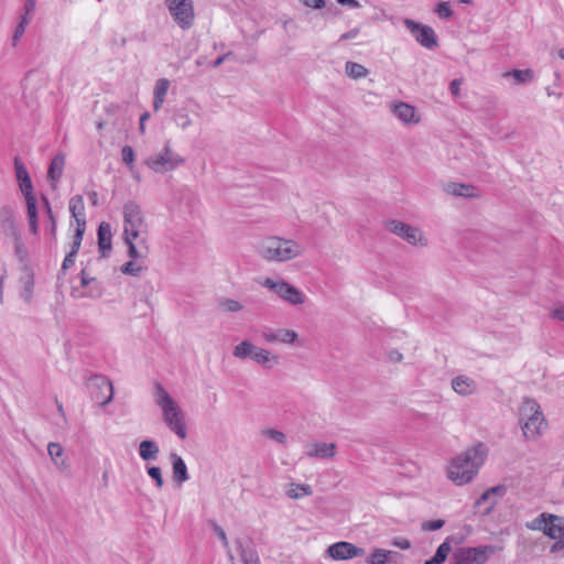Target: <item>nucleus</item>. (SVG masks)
<instances>
[{"label": "nucleus", "mask_w": 564, "mask_h": 564, "mask_svg": "<svg viewBox=\"0 0 564 564\" xmlns=\"http://www.w3.org/2000/svg\"><path fill=\"white\" fill-rule=\"evenodd\" d=\"M358 34H359L358 28L351 29L348 32L343 33L339 37V41L352 40V39L357 37Z\"/></svg>", "instance_id": "obj_59"}, {"label": "nucleus", "mask_w": 564, "mask_h": 564, "mask_svg": "<svg viewBox=\"0 0 564 564\" xmlns=\"http://www.w3.org/2000/svg\"><path fill=\"white\" fill-rule=\"evenodd\" d=\"M122 161L126 164H131L134 160V151L130 145H124L121 150Z\"/></svg>", "instance_id": "obj_50"}, {"label": "nucleus", "mask_w": 564, "mask_h": 564, "mask_svg": "<svg viewBox=\"0 0 564 564\" xmlns=\"http://www.w3.org/2000/svg\"><path fill=\"white\" fill-rule=\"evenodd\" d=\"M345 72L352 79L365 78L368 75V69L364 65L350 61L345 64Z\"/></svg>", "instance_id": "obj_33"}, {"label": "nucleus", "mask_w": 564, "mask_h": 564, "mask_svg": "<svg viewBox=\"0 0 564 564\" xmlns=\"http://www.w3.org/2000/svg\"><path fill=\"white\" fill-rule=\"evenodd\" d=\"M435 12L441 19H449L453 15L449 2H441L437 4Z\"/></svg>", "instance_id": "obj_47"}, {"label": "nucleus", "mask_w": 564, "mask_h": 564, "mask_svg": "<svg viewBox=\"0 0 564 564\" xmlns=\"http://www.w3.org/2000/svg\"><path fill=\"white\" fill-rule=\"evenodd\" d=\"M0 227L7 237L17 238L20 234L14 217V212L10 206H2L0 208Z\"/></svg>", "instance_id": "obj_16"}, {"label": "nucleus", "mask_w": 564, "mask_h": 564, "mask_svg": "<svg viewBox=\"0 0 564 564\" xmlns=\"http://www.w3.org/2000/svg\"><path fill=\"white\" fill-rule=\"evenodd\" d=\"M444 524H445V521L442 519L429 520L422 524V529L424 531H436V530L442 529L444 527Z\"/></svg>", "instance_id": "obj_49"}, {"label": "nucleus", "mask_w": 564, "mask_h": 564, "mask_svg": "<svg viewBox=\"0 0 564 564\" xmlns=\"http://www.w3.org/2000/svg\"><path fill=\"white\" fill-rule=\"evenodd\" d=\"M304 6L313 9H322L325 6V0H302Z\"/></svg>", "instance_id": "obj_58"}, {"label": "nucleus", "mask_w": 564, "mask_h": 564, "mask_svg": "<svg viewBox=\"0 0 564 564\" xmlns=\"http://www.w3.org/2000/svg\"><path fill=\"white\" fill-rule=\"evenodd\" d=\"M403 23L423 47L432 50L437 46V36L431 26L411 19H404Z\"/></svg>", "instance_id": "obj_12"}, {"label": "nucleus", "mask_w": 564, "mask_h": 564, "mask_svg": "<svg viewBox=\"0 0 564 564\" xmlns=\"http://www.w3.org/2000/svg\"><path fill=\"white\" fill-rule=\"evenodd\" d=\"M85 229H86V220H78V225H77V228H76L74 237H73V245H72L70 251L78 253V250L82 246Z\"/></svg>", "instance_id": "obj_35"}, {"label": "nucleus", "mask_w": 564, "mask_h": 564, "mask_svg": "<svg viewBox=\"0 0 564 564\" xmlns=\"http://www.w3.org/2000/svg\"><path fill=\"white\" fill-rule=\"evenodd\" d=\"M549 514L546 512L541 513L539 517L533 519L531 522L527 523V528L534 531H542L544 533V530L546 528V524L549 522Z\"/></svg>", "instance_id": "obj_38"}, {"label": "nucleus", "mask_w": 564, "mask_h": 564, "mask_svg": "<svg viewBox=\"0 0 564 564\" xmlns=\"http://www.w3.org/2000/svg\"><path fill=\"white\" fill-rule=\"evenodd\" d=\"M87 388L91 399L98 402L101 406L107 405L113 399V386L106 376L91 375L87 379Z\"/></svg>", "instance_id": "obj_9"}, {"label": "nucleus", "mask_w": 564, "mask_h": 564, "mask_svg": "<svg viewBox=\"0 0 564 564\" xmlns=\"http://www.w3.org/2000/svg\"><path fill=\"white\" fill-rule=\"evenodd\" d=\"M386 564H404V556L397 551L386 550Z\"/></svg>", "instance_id": "obj_46"}, {"label": "nucleus", "mask_w": 564, "mask_h": 564, "mask_svg": "<svg viewBox=\"0 0 564 564\" xmlns=\"http://www.w3.org/2000/svg\"><path fill=\"white\" fill-rule=\"evenodd\" d=\"M562 532H564V517L549 514V522L544 530V534L554 540L562 538L564 535Z\"/></svg>", "instance_id": "obj_24"}, {"label": "nucleus", "mask_w": 564, "mask_h": 564, "mask_svg": "<svg viewBox=\"0 0 564 564\" xmlns=\"http://www.w3.org/2000/svg\"><path fill=\"white\" fill-rule=\"evenodd\" d=\"M453 390L460 395H470L477 390V383L467 376H457L452 380Z\"/></svg>", "instance_id": "obj_21"}, {"label": "nucleus", "mask_w": 564, "mask_h": 564, "mask_svg": "<svg viewBox=\"0 0 564 564\" xmlns=\"http://www.w3.org/2000/svg\"><path fill=\"white\" fill-rule=\"evenodd\" d=\"M487 491L490 494L491 497H498V498H501L505 496L506 491H507V488L506 486L503 485H498V486H495V487H491L489 489H487Z\"/></svg>", "instance_id": "obj_53"}, {"label": "nucleus", "mask_w": 564, "mask_h": 564, "mask_svg": "<svg viewBox=\"0 0 564 564\" xmlns=\"http://www.w3.org/2000/svg\"><path fill=\"white\" fill-rule=\"evenodd\" d=\"M142 271V267L138 264L135 261H128L121 267V272L123 274H129L132 276H138Z\"/></svg>", "instance_id": "obj_42"}, {"label": "nucleus", "mask_w": 564, "mask_h": 564, "mask_svg": "<svg viewBox=\"0 0 564 564\" xmlns=\"http://www.w3.org/2000/svg\"><path fill=\"white\" fill-rule=\"evenodd\" d=\"M14 170H15V176L19 182L20 189L25 197V202L29 203V199L35 198L33 195V185L31 177L28 173V170L23 162L20 160L19 156L14 158Z\"/></svg>", "instance_id": "obj_15"}, {"label": "nucleus", "mask_w": 564, "mask_h": 564, "mask_svg": "<svg viewBox=\"0 0 564 564\" xmlns=\"http://www.w3.org/2000/svg\"><path fill=\"white\" fill-rule=\"evenodd\" d=\"M564 534V532H562ZM555 542L551 545V553L560 552L564 549V535L562 538L554 539Z\"/></svg>", "instance_id": "obj_56"}, {"label": "nucleus", "mask_w": 564, "mask_h": 564, "mask_svg": "<svg viewBox=\"0 0 564 564\" xmlns=\"http://www.w3.org/2000/svg\"><path fill=\"white\" fill-rule=\"evenodd\" d=\"M263 435L279 444H284L286 441L285 434L274 429L264 430Z\"/></svg>", "instance_id": "obj_43"}, {"label": "nucleus", "mask_w": 564, "mask_h": 564, "mask_svg": "<svg viewBox=\"0 0 564 564\" xmlns=\"http://www.w3.org/2000/svg\"><path fill=\"white\" fill-rule=\"evenodd\" d=\"M551 317L564 322V305H560L552 310Z\"/></svg>", "instance_id": "obj_57"}, {"label": "nucleus", "mask_w": 564, "mask_h": 564, "mask_svg": "<svg viewBox=\"0 0 564 564\" xmlns=\"http://www.w3.org/2000/svg\"><path fill=\"white\" fill-rule=\"evenodd\" d=\"M312 492L310 485H292V488L286 491L288 496L292 499H299L302 496H311Z\"/></svg>", "instance_id": "obj_36"}, {"label": "nucleus", "mask_w": 564, "mask_h": 564, "mask_svg": "<svg viewBox=\"0 0 564 564\" xmlns=\"http://www.w3.org/2000/svg\"><path fill=\"white\" fill-rule=\"evenodd\" d=\"M343 6H349L350 8H359L360 4L357 0H337Z\"/></svg>", "instance_id": "obj_64"}, {"label": "nucleus", "mask_w": 564, "mask_h": 564, "mask_svg": "<svg viewBox=\"0 0 564 564\" xmlns=\"http://www.w3.org/2000/svg\"><path fill=\"white\" fill-rule=\"evenodd\" d=\"M170 459L172 463L174 481L177 485H182L183 482L187 481L189 479V475H188L187 466H186L184 459L176 453H172L170 455Z\"/></svg>", "instance_id": "obj_19"}, {"label": "nucleus", "mask_w": 564, "mask_h": 564, "mask_svg": "<svg viewBox=\"0 0 564 564\" xmlns=\"http://www.w3.org/2000/svg\"><path fill=\"white\" fill-rule=\"evenodd\" d=\"M462 79H453L449 84V91L453 96L457 97L460 91Z\"/></svg>", "instance_id": "obj_55"}, {"label": "nucleus", "mask_w": 564, "mask_h": 564, "mask_svg": "<svg viewBox=\"0 0 564 564\" xmlns=\"http://www.w3.org/2000/svg\"><path fill=\"white\" fill-rule=\"evenodd\" d=\"M185 160L175 153L169 145L165 144L162 152L150 156L145 163L147 165L156 173H164L175 170L178 165L183 164Z\"/></svg>", "instance_id": "obj_10"}, {"label": "nucleus", "mask_w": 564, "mask_h": 564, "mask_svg": "<svg viewBox=\"0 0 564 564\" xmlns=\"http://www.w3.org/2000/svg\"><path fill=\"white\" fill-rule=\"evenodd\" d=\"M232 355L238 359L250 358L265 369H272L279 364V356L272 355L268 349L257 347L249 340H242L234 347Z\"/></svg>", "instance_id": "obj_7"}, {"label": "nucleus", "mask_w": 564, "mask_h": 564, "mask_svg": "<svg viewBox=\"0 0 564 564\" xmlns=\"http://www.w3.org/2000/svg\"><path fill=\"white\" fill-rule=\"evenodd\" d=\"M262 285L273 291L280 299L291 305H301L305 302L304 293L282 279L273 280L267 278Z\"/></svg>", "instance_id": "obj_8"}, {"label": "nucleus", "mask_w": 564, "mask_h": 564, "mask_svg": "<svg viewBox=\"0 0 564 564\" xmlns=\"http://www.w3.org/2000/svg\"><path fill=\"white\" fill-rule=\"evenodd\" d=\"M76 256H77V253H75L73 251H69L65 256L64 261L62 263V272L63 273H65L70 267L74 265Z\"/></svg>", "instance_id": "obj_51"}, {"label": "nucleus", "mask_w": 564, "mask_h": 564, "mask_svg": "<svg viewBox=\"0 0 564 564\" xmlns=\"http://www.w3.org/2000/svg\"><path fill=\"white\" fill-rule=\"evenodd\" d=\"M307 457L327 459L336 455V444L326 442H314L306 446Z\"/></svg>", "instance_id": "obj_18"}, {"label": "nucleus", "mask_w": 564, "mask_h": 564, "mask_svg": "<svg viewBox=\"0 0 564 564\" xmlns=\"http://www.w3.org/2000/svg\"><path fill=\"white\" fill-rule=\"evenodd\" d=\"M65 165V158L63 154H56L48 166L47 178L52 182L53 188H56L57 182L62 177Z\"/></svg>", "instance_id": "obj_23"}, {"label": "nucleus", "mask_w": 564, "mask_h": 564, "mask_svg": "<svg viewBox=\"0 0 564 564\" xmlns=\"http://www.w3.org/2000/svg\"><path fill=\"white\" fill-rule=\"evenodd\" d=\"M98 248L102 257H107L111 250V227L108 223L102 221L97 230Z\"/></svg>", "instance_id": "obj_20"}, {"label": "nucleus", "mask_w": 564, "mask_h": 564, "mask_svg": "<svg viewBox=\"0 0 564 564\" xmlns=\"http://www.w3.org/2000/svg\"><path fill=\"white\" fill-rule=\"evenodd\" d=\"M391 543L393 546H397L401 550H408L411 547V542L408 539L401 536L394 538Z\"/></svg>", "instance_id": "obj_52"}, {"label": "nucleus", "mask_w": 564, "mask_h": 564, "mask_svg": "<svg viewBox=\"0 0 564 564\" xmlns=\"http://www.w3.org/2000/svg\"><path fill=\"white\" fill-rule=\"evenodd\" d=\"M144 218L139 204L129 200L123 205V238L128 256L134 260L148 257L149 247L144 235Z\"/></svg>", "instance_id": "obj_1"}, {"label": "nucleus", "mask_w": 564, "mask_h": 564, "mask_svg": "<svg viewBox=\"0 0 564 564\" xmlns=\"http://www.w3.org/2000/svg\"><path fill=\"white\" fill-rule=\"evenodd\" d=\"M147 473L154 480L156 488L161 489L164 484L161 468L159 466H147Z\"/></svg>", "instance_id": "obj_39"}, {"label": "nucleus", "mask_w": 564, "mask_h": 564, "mask_svg": "<svg viewBox=\"0 0 564 564\" xmlns=\"http://www.w3.org/2000/svg\"><path fill=\"white\" fill-rule=\"evenodd\" d=\"M451 550H452V547H451V543H449V538H447L437 547L434 556L431 560L425 561L424 564H443L446 561Z\"/></svg>", "instance_id": "obj_32"}, {"label": "nucleus", "mask_w": 564, "mask_h": 564, "mask_svg": "<svg viewBox=\"0 0 564 564\" xmlns=\"http://www.w3.org/2000/svg\"><path fill=\"white\" fill-rule=\"evenodd\" d=\"M69 212L72 214V217L75 218L77 225L78 220H86L85 205L82 195H75L69 199Z\"/></svg>", "instance_id": "obj_30"}, {"label": "nucleus", "mask_w": 564, "mask_h": 564, "mask_svg": "<svg viewBox=\"0 0 564 564\" xmlns=\"http://www.w3.org/2000/svg\"><path fill=\"white\" fill-rule=\"evenodd\" d=\"M486 502H489V506L487 507L486 512H485L486 514H488L494 509V507L497 505V499L491 497L487 490L485 492H482V495L476 501V505L480 506Z\"/></svg>", "instance_id": "obj_45"}, {"label": "nucleus", "mask_w": 564, "mask_h": 564, "mask_svg": "<svg viewBox=\"0 0 564 564\" xmlns=\"http://www.w3.org/2000/svg\"><path fill=\"white\" fill-rule=\"evenodd\" d=\"M326 554L335 561H345L362 556L365 550L350 542L340 541L329 545L326 550Z\"/></svg>", "instance_id": "obj_13"}, {"label": "nucleus", "mask_w": 564, "mask_h": 564, "mask_svg": "<svg viewBox=\"0 0 564 564\" xmlns=\"http://www.w3.org/2000/svg\"><path fill=\"white\" fill-rule=\"evenodd\" d=\"M14 240V252H15V256L19 258L20 261H25L26 258H28V251H26V248L24 246V243L22 242L21 240V236L20 234H18L17 238H12Z\"/></svg>", "instance_id": "obj_41"}, {"label": "nucleus", "mask_w": 564, "mask_h": 564, "mask_svg": "<svg viewBox=\"0 0 564 564\" xmlns=\"http://www.w3.org/2000/svg\"><path fill=\"white\" fill-rule=\"evenodd\" d=\"M519 423L523 436L529 441H536L547 429L540 404L530 398L523 399L519 408Z\"/></svg>", "instance_id": "obj_3"}, {"label": "nucleus", "mask_w": 564, "mask_h": 564, "mask_svg": "<svg viewBox=\"0 0 564 564\" xmlns=\"http://www.w3.org/2000/svg\"><path fill=\"white\" fill-rule=\"evenodd\" d=\"M485 457L486 447L482 444L467 448L451 462L447 470L448 478L459 486L468 484L478 474Z\"/></svg>", "instance_id": "obj_2"}, {"label": "nucleus", "mask_w": 564, "mask_h": 564, "mask_svg": "<svg viewBox=\"0 0 564 564\" xmlns=\"http://www.w3.org/2000/svg\"><path fill=\"white\" fill-rule=\"evenodd\" d=\"M159 453L160 448L152 440H144L139 444V455L144 462L156 460Z\"/></svg>", "instance_id": "obj_27"}, {"label": "nucleus", "mask_w": 564, "mask_h": 564, "mask_svg": "<svg viewBox=\"0 0 564 564\" xmlns=\"http://www.w3.org/2000/svg\"><path fill=\"white\" fill-rule=\"evenodd\" d=\"M47 453L54 464L62 470L68 467V464L63 457L64 451L59 443L51 442L47 445Z\"/></svg>", "instance_id": "obj_29"}, {"label": "nucleus", "mask_w": 564, "mask_h": 564, "mask_svg": "<svg viewBox=\"0 0 564 564\" xmlns=\"http://www.w3.org/2000/svg\"><path fill=\"white\" fill-rule=\"evenodd\" d=\"M24 32H25V28H23L22 25L18 24L15 30H14L13 37H12L13 45L17 44V42L20 40V37L23 35Z\"/></svg>", "instance_id": "obj_61"}, {"label": "nucleus", "mask_w": 564, "mask_h": 564, "mask_svg": "<svg viewBox=\"0 0 564 564\" xmlns=\"http://www.w3.org/2000/svg\"><path fill=\"white\" fill-rule=\"evenodd\" d=\"M174 121L182 130H186L192 124L189 116L184 111H178L175 113Z\"/></svg>", "instance_id": "obj_44"}, {"label": "nucleus", "mask_w": 564, "mask_h": 564, "mask_svg": "<svg viewBox=\"0 0 564 564\" xmlns=\"http://www.w3.org/2000/svg\"><path fill=\"white\" fill-rule=\"evenodd\" d=\"M170 80L166 78H160L156 80L153 89V109L155 111L162 107L170 88Z\"/></svg>", "instance_id": "obj_25"}, {"label": "nucleus", "mask_w": 564, "mask_h": 564, "mask_svg": "<svg viewBox=\"0 0 564 564\" xmlns=\"http://www.w3.org/2000/svg\"><path fill=\"white\" fill-rule=\"evenodd\" d=\"M36 0H25L24 3V13L25 14H32L35 10Z\"/></svg>", "instance_id": "obj_60"}, {"label": "nucleus", "mask_w": 564, "mask_h": 564, "mask_svg": "<svg viewBox=\"0 0 564 564\" xmlns=\"http://www.w3.org/2000/svg\"><path fill=\"white\" fill-rule=\"evenodd\" d=\"M213 528L218 535V538L221 540L225 547H228V539L227 535L221 527H219L217 523H213Z\"/></svg>", "instance_id": "obj_54"}, {"label": "nucleus", "mask_w": 564, "mask_h": 564, "mask_svg": "<svg viewBox=\"0 0 564 564\" xmlns=\"http://www.w3.org/2000/svg\"><path fill=\"white\" fill-rule=\"evenodd\" d=\"M243 564H259V556L250 541H237Z\"/></svg>", "instance_id": "obj_28"}, {"label": "nucleus", "mask_w": 564, "mask_h": 564, "mask_svg": "<svg viewBox=\"0 0 564 564\" xmlns=\"http://www.w3.org/2000/svg\"><path fill=\"white\" fill-rule=\"evenodd\" d=\"M392 111L404 123H417L420 120L415 116V108L406 102L400 101L394 104Z\"/></svg>", "instance_id": "obj_22"}, {"label": "nucleus", "mask_w": 564, "mask_h": 564, "mask_svg": "<svg viewBox=\"0 0 564 564\" xmlns=\"http://www.w3.org/2000/svg\"><path fill=\"white\" fill-rule=\"evenodd\" d=\"M259 252L268 261L282 262L301 256L303 248L294 240L270 237L262 242Z\"/></svg>", "instance_id": "obj_5"}, {"label": "nucleus", "mask_w": 564, "mask_h": 564, "mask_svg": "<svg viewBox=\"0 0 564 564\" xmlns=\"http://www.w3.org/2000/svg\"><path fill=\"white\" fill-rule=\"evenodd\" d=\"M48 220H50L48 231H50L52 238L55 239V236H56V219H55V216H51V218H48Z\"/></svg>", "instance_id": "obj_63"}, {"label": "nucleus", "mask_w": 564, "mask_h": 564, "mask_svg": "<svg viewBox=\"0 0 564 564\" xmlns=\"http://www.w3.org/2000/svg\"><path fill=\"white\" fill-rule=\"evenodd\" d=\"M262 337L268 344L282 343L293 344L297 339V333L291 329H271L267 328L262 332Z\"/></svg>", "instance_id": "obj_17"}, {"label": "nucleus", "mask_w": 564, "mask_h": 564, "mask_svg": "<svg viewBox=\"0 0 564 564\" xmlns=\"http://www.w3.org/2000/svg\"><path fill=\"white\" fill-rule=\"evenodd\" d=\"M498 545L463 546L451 556V564H486L491 555L500 552Z\"/></svg>", "instance_id": "obj_6"}, {"label": "nucleus", "mask_w": 564, "mask_h": 564, "mask_svg": "<svg viewBox=\"0 0 564 564\" xmlns=\"http://www.w3.org/2000/svg\"><path fill=\"white\" fill-rule=\"evenodd\" d=\"M388 229L401 237L411 245H425L423 241L422 232L419 228L412 227L399 220H390L387 224Z\"/></svg>", "instance_id": "obj_14"}, {"label": "nucleus", "mask_w": 564, "mask_h": 564, "mask_svg": "<svg viewBox=\"0 0 564 564\" xmlns=\"http://www.w3.org/2000/svg\"><path fill=\"white\" fill-rule=\"evenodd\" d=\"M28 208V218L30 224V230L32 234L37 235L39 232V223H37V207H36V199L31 198L29 199V203H26Z\"/></svg>", "instance_id": "obj_34"}, {"label": "nucleus", "mask_w": 564, "mask_h": 564, "mask_svg": "<svg viewBox=\"0 0 564 564\" xmlns=\"http://www.w3.org/2000/svg\"><path fill=\"white\" fill-rule=\"evenodd\" d=\"M155 403L161 408L163 420L167 426L181 438L187 436L184 416L176 404L162 384L156 383L154 391Z\"/></svg>", "instance_id": "obj_4"}, {"label": "nucleus", "mask_w": 564, "mask_h": 564, "mask_svg": "<svg viewBox=\"0 0 564 564\" xmlns=\"http://www.w3.org/2000/svg\"><path fill=\"white\" fill-rule=\"evenodd\" d=\"M388 357L393 362H400L403 359L402 354L398 350L389 351Z\"/></svg>", "instance_id": "obj_62"}, {"label": "nucleus", "mask_w": 564, "mask_h": 564, "mask_svg": "<svg viewBox=\"0 0 564 564\" xmlns=\"http://www.w3.org/2000/svg\"><path fill=\"white\" fill-rule=\"evenodd\" d=\"M219 307L227 313H236L242 310V304L239 301L223 297L219 300Z\"/></svg>", "instance_id": "obj_37"}, {"label": "nucleus", "mask_w": 564, "mask_h": 564, "mask_svg": "<svg viewBox=\"0 0 564 564\" xmlns=\"http://www.w3.org/2000/svg\"><path fill=\"white\" fill-rule=\"evenodd\" d=\"M505 78H513L514 85L529 83L533 79L534 74L533 70L530 68L527 69H512L505 72L502 75Z\"/></svg>", "instance_id": "obj_31"}, {"label": "nucleus", "mask_w": 564, "mask_h": 564, "mask_svg": "<svg viewBox=\"0 0 564 564\" xmlns=\"http://www.w3.org/2000/svg\"><path fill=\"white\" fill-rule=\"evenodd\" d=\"M386 550L375 549L367 557L369 564H386Z\"/></svg>", "instance_id": "obj_40"}, {"label": "nucleus", "mask_w": 564, "mask_h": 564, "mask_svg": "<svg viewBox=\"0 0 564 564\" xmlns=\"http://www.w3.org/2000/svg\"><path fill=\"white\" fill-rule=\"evenodd\" d=\"M446 193L457 197H476L477 188L469 184L449 183L445 187Z\"/></svg>", "instance_id": "obj_26"}, {"label": "nucleus", "mask_w": 564, "mask_h": 564, "mask_svg": "<svg viewBox=\"0 0 564 564\" xmlns=\"http://www.w3.org/2000/svg\"><path fill=\"white\" fill-rule=\"evenodd\" d=\"M167 9L174 21L183 29L187 30L194 22L193 0H166Z\"/></svg>", "instance_id": "obj_11"}, {"label": "nucleus", "mask_w": 564, "mask_h": 564, "mask_svg": "<svg viewBox=\"0 0 564 564\" xmlns=\"http://www.w3.org/2000/svg\"><path fill=\"white\" fill-rule=\"evenodd\" d=\"M33 286H34V282H33V279L30 276L24 282V288H23V291L21 292V297L28 303H30L32 300Z\"/></svg>", "instance_id": "obj_48"}]
</instances>
